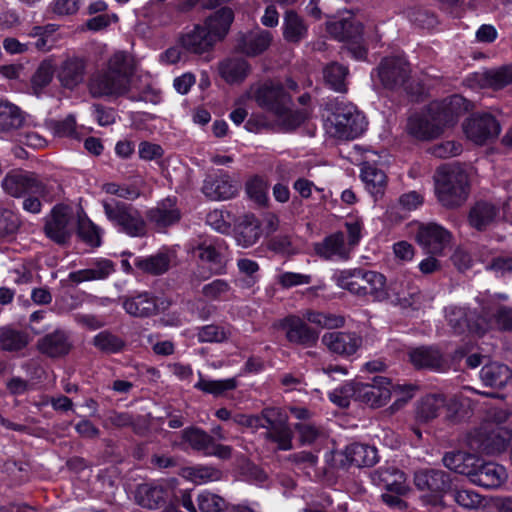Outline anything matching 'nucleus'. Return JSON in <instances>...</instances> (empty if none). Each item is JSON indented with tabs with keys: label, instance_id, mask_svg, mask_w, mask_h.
Here are the masks:
<instances>
[{
	"label": "nucleus",
	"instance_id": "nucleus-1",
	"mask_svg": "<svg viewBox=\"0 0 512 512\" xmlns=\"http://www.w3.org/2000/svg\"><path fill=\"white\" fill-rule=\"evenodd\" d=\"M133 67L123 51L114 53L107 62L106 69L94 74L89 81V91L95 98L119 97L130 89Z\"/></svg>",
	"mask_w": 512,
	"mask_h": 512
},
{
	"label": "nucleus",
	"instance_id": "nucleus-2",
	"mask_svg": "<svg viewBox=\"0 0 512 512\" xmlns=\"http://www.w3.org/2000/svg\"><path fill=\"white\" fill-rule=\"evenodd\" d=\"M435 194L445 208L460 207L470 193L469 176L460 164H443L434 174Z\"/></svg>",
	"mask_w": 512,
	"mask_h": 512
},
{
	"label": "nucleus",
	"instance_id": "nucleus-3",
	"mask_svg": "<svg viewBox=\"0 0 512 512\" xmlns=\"http://www.w3.org/2000/svg\"><path fill=\"white\" fill-rule=\"evenodd\" d=\"M102 207L107 220L118 233L131 238H143L148 235L145 214L143 215L133 204L110 199L103 200Z\"/></svg>",
	"mask_w": 512,
	"mask_h": 512
},
{
	"label": "nucleus",
	"instance_id": "nucleus-4",
	"mask_svg": "<svg viewBox=\"0 0 512 512\" xmlns=\"http://www.w3.org/2000/svg\"><path fill=\"white\" fill-rule=\"evenodd\" d=\"M396 388L404 391L408 399L412 398L415 390L412 385L394 386L390 378L380 375H375L371 382H355L348 390L351 391V396L355 401L371 408H380L388 403L392 390Z\"/></svg>",
	"mask_w": 512,
	"mask_h": 512
},
{
	"label": "nucleus",
	"instance_id": "nucleus-5",
	"mask_svg": "<svg viewBox=\"0 0 512 512\" xmlns=\"http://www.w3.org/2000/svg\"><path fill=\"white\" fill-rule=\"evenodd\" d=\"M328 34L335 40L346 44L347 53L357 61H364L368 49L364 44V26L354 19H341L327 24Z\"/></svg>",
	"mask_w": 512,
	"mask_h": 512
},
{
	"label": "nucleus",
	"instance_id": "nucleus-6",
	"mask_svg": "<svg viewBox=\"0 0 512 512\" xmlns=\"http://www.w3.org/2000/svg\"><path fill=\"white\" fill-rule=\"evenodd\" d=\"M254 100L258 107L283 117L290 112L292 96L280 81L268 79L258 85L254 91Z\"/></svg>",
	"mask_w": 512,
	"mask_h": 512
},
{
	"label": "nucleus",
	"instance_id": "nucleus-7",
	"mask_svg": "<svg viewBox=\"0 0 512 512\" xmlns=\"http://www.w3.org/2000/svg\"><path fill=\"white\" fill-rule=\"evenodd\" d=\"M73 209L64 203L55 204L44 219L45 236L59 246H66L73 236Z\"/></svg>",
	"mask_w": 512,
	"mask_h": 512
},
{
	"label": "nucleus",
	"instance_id": "nucleus-8",
	"mask_svg": "<svg viewBox=\"0 0 512 512\" xmlns=\"http://www.w3.org/2000/svg\"><path fill=\"white\" fill-rule=\"evenodd\" d=\"M482 310L484 314L476 309L451 308L447 314V321L454 334L484 335L489 326L490 311L485 305L482 306Z\"/></svg>",
	"mask_w": 512,
	"mask_h": 512
},
{
	"label": "nucleus",
	"instance_id": "nucleus-9",
	"mask_svg": "<svg viewBox=\"0 0 512 512\" xmlns=\"http://www.w3.org/2000/svg\"><path fill=\"white\" fill-rule=\"evenodd\" d=\"M335 135L343 139H356L368 126L366 116L352 104L337 103L332 113Z\"/></svg>",
	"mask_w": 512,
	"mask_h": 512
},
{
	"label": "nucleus",
	"instance_id": "nucleus-10",
	"mask_svg": "<svg viewBox=\"0 0 512 512\" xmlns=\"http://www.w3.org/2000/svg\"><path fill=\"white\" fill-rule=\"evenodd\" d=\"M121 300L122 308L128 315L141 319L156 316L169 306V302L151 291L136 292L122 297Z\"/></svg>",
	"mask_w": 512,
	"mask_h": 512
},
{
	"label": "nucleus",
	"instance_id": "nucleus-11",
	"mask_svg": "<svg viewBox=\"0 0 512 512\" xmlns=\"http://www.w3.org/2000/svg\"><path fill=\"white\" fill-rule=\"evenodd\" d=\"M277 328L284 332L287 342L292 346L313 348L319 340V331L295 314H288L280 319Z\"/></svg>",
	"mask_w": 512,
	"mask_h": 512
},
{
	"label": "nucleus",
	"instance_id": "nucleus-12",
	"mask_svg": "<svg viewBox=\"0 0 512 512\" xmlns=\"http://www.w3.org/2000/svg\"><path fill=\"white\" fill-rule=\"evenodd\" d=\"M181 218L182 212L176 196H167L145 211L147 226H151L158 233L167 232L169 228L177 225Z\"/></svg>",
	"mask_w": 512,
	"mask_h": 512
},
{
	"label": "nucleus",
	"instance_id": "nucleus-13",
	"mask_svg": "<svg viewBox=\"0 0 512 512\" xmlns=\"http://www.w3.org/2000/svg\"><path fill=\"white\" fill-rule=\"evenodd\" d=\"M2 187L8 195L14 198H23L30 194H41L47 184L34 172L13 169L3 178Z\"/></svg>",
	"mask_w": 512,
	"mask_h": 512
},
{
	"label": "nucleus",
	"instance_id": "nucleus-14",
	"mask_svg": "<svg viewBox=\"0 0 512 512\" xmlns=\"http://www.w3.org/2000/svg\"><path fill=\"white\" fill-rule=\"evenodd\" d=\"M463 132L467 139L478 145L498 137L501 131L499 121L487 112L473 113L463 122Z\"/></svg>",
	"mask_w": 512,
	"mask_h": 512
},
{
	"label": "nucleus",
	"instance_id": "nucleus-15",
	"mask_svg": "<svg viewBox=\"0 0 512 512\" xmlns=\"http://www.w3.org/2000/svg\"><path fill=\"white\" fill-rule=\"evenodd\" d=\"M174 487L166 481H149L139 484L135 498L143 508L156 510L165 508L173 500Z\"/></svg>",
	"mask_w": 512,
	"mask_h": 512
},
{
	"label": "nucleus",
	"instance_id": "nucleus-16",
	"mask_svg": "<svg viewBox=\"0 0 512 512\" xmlns=\"http://www.w3.org/2000/svg\"><path fill=\"white\" fill-rule=\"evenodd\" d=\"M414 484L420 491H429L435 504L443 503V495L451 490L453 480L449 473L435 468H422L414 473Z\"/></svg>",
	"mask_w": 512,
	"mask_h": 512
},
{
	"label": "nucleus",
	"instance_id": "nucleus-17",
	"mask_svg": "<svg viewBox=\"0 0 512 512\" xmlns=\"http://www.w3.org/2000/svg\"><path fill=\"white\" fill-rule=\"evenodd\" d=\"M378 78L385 89L402 87L410 78V65L401 56L384 57L376 68Z\"/></svg>",
	"mask_w": 512,
	"mask_h": 512
},
{
	"label": "nucleus",
	"instance_id": "nucleus-18",
	"mask_svg": "<svg viewBox=\"0 0 512 512\" xmlns=\"http://www.w3.org/2000/svg\"><path fill=\"white\" fill-rule=\"evenodd\" d=\"M451 239V232L435 222L420 224L416 232L417 243L428 254L441 255Z\"/></svg>",
	"mask_w": 512,
	"mask_h": 512
},
{
	"label": "nucleus",
	"instance_id": "nucleus-19",
	"mask_svg": "<svg viewBox=\"0 0 512 512\" xmlns=\"http://www.w3.org/2000/svg\"><path fill=\"white\" fill-rule=\"evenodd\" d=\"M202 191L211 200L220 201L231 199L238 192V185L232 179L229 172L219 169L207 175Z\"/></svg>",
	"mask_w": 512,
	"mask_h": 512
},
{
	"label": "nucleus",
	"instance_id": "nucleus-20",
	"mask_svg": "<svg viewBox=\"0 0 512 512\" xmlns=\"http://www.w3.org/2000/svg\"><path fill=\"white\" fill-rule=\"evenodd\" d=\"M87 60L80 56H68L56 67V78L60 86L73 91L81 85L87 72Z\"/></svg>",
	"mask_w": 512,
	"mask_h": 512
},
{
	"label": "nucleus",
	"instance_id": "nucleus-21",
	"mask_svg": "<svg viewBox=\"0 0 512 512\" xmlns=\"http://www.w3.org/2000/svg\"><path fill=\"white\" fill-rule=\"evenodd\" d=\"M273 409L268 408V414L263 419V426L267 431L264 433V438L277 445L280 451H289L293 448V431L288 423L283 420H277L272 417Z\"/></svg>",
	"mask_w": 512,
	"mask_h": 512
},
{
	"label": "nucleus",
	"instance_id": "nucleus-22",
	"mask_svg": "<svg viewBox=\"0 0 512 512\" xmlns=\"http://www.w3.org/2000/svg\"><path fill=\"white\" fill-rule=\"evenodd\" d=\"M511 439L512 431L499 425L491 428L483 427L479 432V440L483 450L491 455L504 452L510 445Z\"/></svg>",
	"mask_w": 512,
	"mask_h": 512
},
{
	"label": "nucleus",
	"instance_id": "nucleus-23",
	"mask_svg": "<svg viewBox=\"0 0 512 512\" xmlns=\"http://www.w3.org/2000/svg\"><path fill=\"white\" fill-rule=\"evenodd\" d=\"M372 481L379 488L398 495H404L407 491L406 475L395 466L379 467L372 474Z\"/></svg>",
	"mask_w": 512,
	"mask_h": 512
},
{
	"label": "nucleus",
	"instance_id": "nucleus-24",
	"mask_svg": "<svg viewBox=\"0 0 512 512\" xmlns=\"http://www.w3.org/2000/svg\"><path fill=\"white\" fill-rule=\"evenodd\" d=\"M219 239L206 238L193 249V253L202 262L207 263L211 273L221 275L226 272V262L218 248Z\"/></svg>",
	"mask_w": 512,
	"mask_h": 512
},
{
	"label": "nucleus",
	"instance_id": "nucleus-25",
	"mask_svg": "<svg viewBox=\"0 0 512 512\" xmlns=\"http://www.w3.org/2000/svg\"><path fill=\"white\" fill-rule=\"evenodd\" d=\"M37 347L40 353L50 358H60L70 353L72 343L66 331L56 329L39 339Z\"/></svg>",
	"mask_w": 512,
	"mask_h": 512
},
{
	"label": "nucleus",
	"instance_id": "nucleus-26",
	"mask_svg": "<svg viewBox=\"0 0 512 512\" xmlns=\"http://www.w3.org/2000/svg\"><path fill=\"white\" fill-rule=\"evenodd\" d=\"M409 361L417 370L438 371L444 365L441 351L434 346H419L408 353Z\"/></svg>",
	"mask_w": 512,
	"mask_h": 512
},
{
	"label": "nucleus",
	"instance_id": "nucleus-27",
	"mask_svg": "<svg viewBox=\"0 0 512 512\" xmlns=\"http://www.w3.org/2000/svg\"><path fill=\"white\" fill-rule=\"evenodd\" d=\"M322 342L332 353L350 356L359 348L361 339L355 333L334 331L325 333Z\"/></svg>",
	"mask_w": 512,
	"mask_h": 512
},
{
	"label": "nucleus",
	"instance_id": "nucleus-28",
	"mask_svg": "<svg viewBox=\"0 0 512 512\" xmlns=\"http://www.w3.org/2000/svg\"><path fill=\"white\" fill-rule=\"evenodd\" d=\"M506 479L507 473L504 466L494 462L482 461L471 482L485 489H496Z\"/></svg>",
	"mask_w": 512,
	"mask_h": 512
},
{
	"label": "nucleus",
	"instance_id": "nucleus-29",
	"mask_svg": "<svg viewBox=\"0 0 512 512\" xmlns=\"http://www.w3.org/2000/svg\"><path fill=\"white\" fill-rule=\"evenodd\" d=\"M233 21V10L229 7H221L205 19L203 26L217 43L226 37Z\"/></svg>",
	"mask_w": 512,
	"mask_h": 512
},
{
	"label": "nucleus",
	"instance_id": "nucleus-30",
	"mask_svg": "<svg viewBox=\"0 0 512 512\" xmlns=\"http://www.w3.org/2000/svg\"><path fill=\"white\" fill-rule=\"evenodd\" d=\"M251 70L249 62L243 58L228 57L218 64L220 77L229 85L241 84Z\"/></svg>",
	"mask_w": 512,
	"mask_h": 512
},
{
	"label": "nucleus",
	"instance_id": "nucleus-31",
	"mask_svg": "<svg viewBox=\"0 0 512 512\" xmlns=\"http://www.w3.org/2000/svg\"><path fill=\"white\" fill-rule=\"evenodd\" d=\"M272 34L268 30L242 35L237 41V51L248 56L256 57L264 53L271 45Z\"/></svg>",
	"mask_w": 512,
	"mask_h": 512
},
{
	"label": "nucleus",
	"instance_id": "nucleus-32",
	"mask_svg": "<svg viewBox=\"0 0 512 512\" xmlns=\"http://www.w3.org/2000/svg\"><path fill=\"white\" fill-rule=\"evenodd\" d=\"M364 298L367 301H383L389 296L386 289V277L376 271H359Z\"/></svg>",
	"mask_w": 512,
	"mask_h": 512
},
{
	"label": "nucleus",
	"instance_id": "nucleus-33",
	"mask_svg": "<svg viewBox=\"0 0 512 512\" xmlns=\"http://www.w3.org/2000/svg\"><path fill=\"white\" fill-rule=\"evenodd\" d=\"M31 341L30 334L24 329L12 325L0 327V350L18 353L25 350Z\"/></svg>",
	"mask_w": 512,
	"mask_h": 512
},
{
	"label": "nucleus",
	"instance_id": "nucleus-34",
	"mask_svg": "<svg viewBox=\"0 0 512 512\" xmlns=\"http://www.w3.org/2000/svg\"><path fill=\"white\" fill-rule=\"evenodd\" d=\"M180 44L188 52L202 54L209 51L216 42L203 25H196L191 32L180 38Z\"/></svg>",
	"mask_w": 512,
	"mask_h": 512
},
{
	"label": "nucleus",
	"instance_id": "nucleus-35",
	"mask_svg": "<svg viewBox=\"0 0 512 512\" xmlns=\"http://www.w3.org/2000/svg\"><path fill=\"white\" fill-rule=\"evenodd\" d=\"M180 446L205 455L212 445V436L200 427L191 425L180 432Z\"/></svg>",
	"mask_w": 512,
	"mask_h": 512
},
{
	"label": "nucleus",
	"instance_id": "nucleus-36",
	"mask_svg": "<svg viewBox=\"0 0 512 512\" xmlns=\"http://www.w3.org/2000/svg\"><path fill=\"white\" fill-rule=\"evenodd\" d=\"M479 377L485 387L503 388L512 377V370L506 364L490 362L482 366Z\"/></svg>",
	"mask_w": 512,
	"mask_h": 512
},
{
	"label": "nucleus",
	"instance_id": "nucleus-37",
	"mask_svg": "<svg viewBox=\"0 0 512 512\" xmlns=\"http://www.w3.org/2000/svg\"><path fill=\"white\" fill-rule=\"evenodd\" d=\"M498 214L497 207L487 201H476L468 213L469 225L477 231H484L492 224Z\"/></svg>",
	"mask_w": 512,
	"mask_h": 512
},
{
	"label": "nucleus",
	"instance_id": "nucleus-38",
	"mask_svg": "<svg viewBox=\"0 0 512 512\" xmlns=\"http://www.w3.org/2000/svg\"><path fill=\"white\" fill-rule=\"evenodd\" d=\"M134 266L141 274L160 276L169 270L170 257L164 252L149 256H136Z\"/></svg>",
	"mask_w": 512,
	"mask_h": 512
},
{
	"label": "nucleus",
	"instance_id": "nucleus-39",
	"mask_svg": "<svg viewBox=\"0 0 512 512\" xmlns=\"http://www.w3.org/2000/svg\"><path fill=\"white\" fill-rule=\"evenodd\" d=\"M103 229L96 225L86 214L77 219L76 235L79 241L91 249H97L103 244Z\"/></svg>",
	"mask_w": 512,
	"mask_h": 512
},
{
	"label": "nucleus",
	"instance_id": "nucleus-40",
	"mask_svg": "<svg viewBox=\"0 0 512 512\" xmlns=\"http://www.w3.org/2000/svg\"><path fill=\"white\" fill-rule=\"evenodd\" d=\"M25 112L17 105L0 100V133H12L23 127Z\"/></svg>",
	"mask_w": 512,
	"mask_h": 512
},
{
	"label": "nucleus",
	"instance_id": "nucleus-41",
	"mask_svg": "<svg viewBox=\"0 0 512 512\" xmlns=\"http://www.w3.org/2000/svg\"><path fill=\"white\" fill-rule=\"evenodd\" d=\"M408 134L418 140H431L441 135V128L429 117L413 115L407 121Z\"/></svg>",
	"mask_w": 512,
	"mask_h": 512
},
{
	"label": "nucleus",
	"instance_id": "nucleus-42",
	"mask_svg": "<svg viewBox=\"0 0 512 512\" xmlns=\"http://www.w3.org/2000/svg\"><path fill=\"white\" fill-rule=\"evenodd\" d=\"M283 38L288 43L298 44L308 35V27L303 18L294 10L286 11L283 20Z\"/></svg>",
	"mask_w": 512,
	"mask_h": 512
},
{
	"label": "nucleus",
	"instance_id": "nucleus-43",
	"mask_svg": "<svg viewBox=\"0 0 512 512\" xmlns=\"http://www.w3.org/2000/svg\"><path fill=\"white\" fill-rule=\"evenodd\" d=\"M346 457L357 467H372L379 461L375 446L363 443H352L346 447Z\"/></svg>",
	"mask_w": 512,
	"mask_h": 512
},
{
	"label": "nucleus",
	"instance_id": "nucleus-44",
	"mask_svg": "<svg viewBox=\"0 0 512 512\" xmlns=\"http://www.w3.org/2000/svg\"><path fill=\"white\" fill-rule=\"evenodd\" d=\"M314 250L319 257L326 260H330L334 256H345L347 252L343 232L337 231L326 236L322 242L315 244Z\"/></svg>",
	"mask_w": 512,
	"mask_h": 512
},
{
	"label": "nucleus",
	"instance_id": "nucleus-45",
	"mask_svg": "<svg viewBox=\"0 0 512 512\" xmlns=\"http://www.w3.org/2000/svg\"><path fill=\"white\" fill-rule=\"evenodd\" d=\"M199 375L200 378L194 384V388L196 390L202 391L203 393L211 394L216 398L224 395L228 391L235 390L239 384L236 377L220 380H210L205 379L201 373H199Z\"/></svg>",
	"mask_w": 512,
	"mask_h": 512
},
{
	"label": "nucleus",
	"instance_id": "nucleus-46",
	"mask_svg": "<svg viewBox=\"0 0 512 512\" xmlns=\"http://www.w3.org/2000/svg\"><path fill=\"white\" fill-rule=\"evenodd\" d=\"M446 399L439 394H429L423 397L416 410L417 419L422 422H428L440 415V411L445 406Z\"/></svg>",
	"mask_w": 512,
	"mask_h": 512
},
{
	"label": "nucleus",
	"instance_id": "nucleus-47",
	"mask_svg": "<svg viewBox=\"0 0 512 512\" xmlns=\"http://www.w3.org/2000/svg\"><path fill=\"white\" fill-rule=\"evenodd\" d=\"M91 343L98 351L108 355L121 353L126 347L125 341L109 330L96 334Z\"/></svg>",
	"mask_w": 512,
	"mask_h": 512
},
{
	"label": "nucleus",
	"instance_id": "nucleus-48",
	"mask_svg": "<svg viewBox=\"0 0 512 512\" xmlns=\"http://www.w3.org/2000/svg\"><path fill=\"white\" fill-rule=\"evenodd\" d=\"M56 66L51 59H44L40 62L31 77V87L36 94H40L50 85L56 76Z\"/></svg>",
	"mask_w": 512,
	"mask_h": 512
},
{
	"label": "nucleus",
	"instance_id": "nucleus-49",
	"mask_svg": "<svg viewBox=\"0 0 512 512\" xmlns=\"http://www.w3.org/2000/svg\"><path fill=\"white\" fill-rule=\"evenodd\" d=\"M245 190L249 198L259 206H268V183L262 176L254 175L249 178L245 184Z\"/></svg>",
	"mask_w": 512,
	"mask_h": 512
},
{
	"label": "nucleus",
	"instance_id": "nucleus-50",
	"mask_svg": "<svg viewBox=\"0 0 512 512\" xmlns=\"http://www.w3.org/2000/svg\"><path fill=\"white\" fill-rule=\"evenodd\" d=\"M324 79L329 87L336 92L346 91L345 79L348 68L337 62H332L324 68Z\"/></svg>",
	"mask_w": 512,
	"mask_h": 512
},
{
	"label": "nucleus",
	"instance_id": "nucleus-51",
	"mask_svg": "<svg viewBox=\"0 0 512 512\" xmlns=\"http://www.w3.org/2000/svg\"><path fill=\"white\" fill-rule=\"evenodd\" d=\"M447 494H450L460 507L465 509H476L482 504V496L471 489L458 488L452 484L451 490Z\"/></svg>",
	"mask_w": 512,
	"mask_h": 512
},
{
	"label": "nucleus",
	"instance_id": "nucleus-52",
	"mask_svg": "<svg viewBox=\"0 0 512 512\" xmlns=\"http://www.w3.org/2000/svg\"><path fill=\"white\" fill-rule=\"evenodd\" d=\"M196 501L198 512H225L228 509L224 498L207 490L200 492Z\"/></svg>",
	"mask_w": 512,
	"mask_h": 512
},
{
	"label": "nucleus",
	"instance_id": "nucleus-53",
	"mask_svg": "<svg viewBox=\"0 0 512 512\" xmlns=\"http://www.w3.org/2000/svg\"><path fill=\"white\" fill-rule=\"evenodd\" d=\"M385 173L373 166H365L361 170V179L372 193H383L386 187Z\"/></svg>",
	"mask_w": 512,
	"mask_h": 512
},
{
	"label": "nucleus",
	"instance_id": "nucleus-54",
	"mask_svg": "<svg viewBox=\"0 0 512 512\" xmlns=\"http://www.w3.org/2000/svg\"><path fill=\"white\" fill-rule=\"evenodd\" d=\"M484 80L493 90H501L512 84V67L502 66L496 70L487 71L484 74Z\"/></svg>",
	"mask_w": 512,
	"mask_h": 512
},
{
	"label": "nucleus",
	"instance_id": "nucleus-55",
	"mask_svg": "<svg viewBox=\"0 0 512 512\" xmlns=\"http://www.w3.org/2000/svg\"><path fill=\"white\" fill-rule=\"evenodd\" d=\"M428 114L435 124L438 127L440 126L441 134L444 132L445 128L454 127L459 121L442 101L435 106H431L428 110Z\"/></svg>",
	"mask_w": 512,
	"mask_h": 512
},
{
	"label": "nucleus",
	"instance_id": "nucleus-56",
	"mask_svg": "<svg viewBox=\"0 0 512 512\" xmlns=\"http://www.w3.org/2000/svg\"><path fill=\"white\" fill-rule=\"evenodd\" d=\"M51 129L55 136L60 138L78 139L77 123L74 115L69 114L64 119L53 120Z\"/></svg>",
	"mask_w": 512,
	"mask_h": 512
},
{
	"label": "nucleus",
	"instance_id": "nucleus-57",
	"mask_svg": "<svg viewBox=\"0 0 512 512\" xmlns=\"http://www.w3.org/2000/svg\"><path fill=\"white\" fill-rule=\"evenodd\" d=\"M261 236L258 224L241 223L236 228V240L244 248L254 245Z\"/></svg>",
	"mask_w": 512,
	"mask_h": 512
},
{
	"label": "nucleus",
	"instance_id": "nucleus-58",
	"mask_svg": "<svg viewBox=\"0 0 512 512\" xmlns=\"http://www.w3.org/2000/svg\"><path fill=\"white\" fill-rule=\"evenodd\" d=\"M197 339L199 343H222L228 339V333L220 325L208 324L198 328Z\"/></svg>",
	"mask_w": 512,
	"mask_h": 512
},
{
	"label": "nucleus",
	"instance_id": "nucleus-59",
	"mask_svg": "<svg viewBox=\"0 0 512 512\" xmlns=\"http://www.w3.org/2000/svg\"><path fill=\"white\" fill-rule=\"evenodd\" d=\"M336 284L338 287L343 288L350 293L364 298L363 290H365L361 285V275L359 272L357 275H352L348 271H341L336 276Z\"/></svg>",
	"mask_w": 512,
	"mask_h": 512
},
{
	"label": "nucleus",
	"instance_id": "nucleus-60",
	"mask_svg": "<svg viewBox=\"0 0 512 512\" xmlns=\"http://www.w3.org/2000/svg\"><path fill=\"white\" fill-rule=\"evenodd\" d=\"M268 414V408H264L260 414H244L235 413L232 415L231 421L241 427L257 430L263 426L264 417Z\"/></svg>",
	"mask_w": 512,
	"mask_h": 512
},
{
	"label": "nucleus",
	"instance_id": "nucleus-61",
	"mask_svg": "<svg viewBox=\"0 0 512 512\" xmlns=\"http://www.w3.org/2000/svg\"><path fill=\"white\" fill-rule=\"evenodd\" d=\"M20 227L19 216L9 209L0 211V237L15 234Z\"/></svg>",
	"mask_w": 512,
	"mask_h": 512
},
{
	"label": "nucleus",
	"instance_id": "nucleus-62",
	"mask_svg": "<svg viewBox=\"0 0 512 512\" xmlns=\"http://www.w3.org/2000/svg\"><path fill=\"white\" fill-rule=\"evenodd\" d=\"M294 430L298 433L299 442L302 446L314 444L321 436L320 429L308 423H296Z\"/></svg>",
	"mask_w": 512,
	"mask_h": 512
},
{
	"label": "nucleus",
	"instance_id": "nucleus-63",
	"mask_svg": "<svg viewBox=\"0 0 512 512\" xmlns=\"http://www.w3.org/2000/svg\"><path fill=\"white\" fill-rule=\"evenodd\" d=\"M442 102L456 116L458 120L472 107V103L460 94H453L444 99Z\"/></svg>",
	"mask_w": 512,
	"mask_h": 512
},
{
	"label": "nucleus",
	"instance_id": "nucleus-64",
	"mask_svg": "<svg viewBox=\"0 0 512 512\" xmlns=\"http://www.w3.org/2000/svg\"><path fill=\"white\" fill-rule=\"evenodd\" d=\"M138 155L144 161L158 160L163 157L164 149L159 144L144 140L138 145Z\"/></svg>",
	"mask_w": 512,
	"mask_h": 512
}]
</instances>
